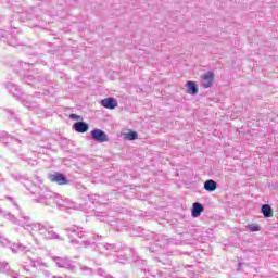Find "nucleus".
Masks as SVG:
<instances>
[{
	"instance_id": "obj_10",
	"label": "nucleus",
	"mask_w": 278,
	"mask_h": 278,
	"mask_svg": "<svg viewBox=\"0 0 278 278\" xmlns=\"http://www.w3.org/2000/svg\"><path fill=\"white\" fill-rule=\"evenodd\" d=\"M124 140L134 141L138 139V132L129 130V132H126L123 135Z\"/></svg>"
},
{
	"instance_id": "obj_3",
	"label": "nucleus",
	"mask_w": 278,
	"mask_h": 278,
	"mask_svg": "<svg viewBox=\"0 0 278 278\" xmlns=\"http://www.w3.org/2000/svg\"><path fill=\"white\" fill-rule=\"evenodd\" d=\"M201 80H202V88L204 89L211 88V86H213V83H214V73L208 72L206 74H203L201 76Z\"/></svg>"
},
{
	"instance_id": "obj_5",
	"label": "nucleus",
	"mask_w": 278,
	"mask_h": 278,
	"mask_svg": "<svg viewBox=\"0 0 278 278\" xmlns=\"http://www.w3.org/2000/svg\"><path fill=\"white\" fill-rule=\"evenodd\" d=\"M203 211H204L203 204H201L199 202L192 203V210H191L192 217L197 218V217L201 216Z\"/></svg>"
},
{
	"instance_id": "obj_2",
	"label": "nucleus",
	"mask_w": 278,
	"mask_h": 278,
	"mask_svg": "<svg viewBox=\"0 0 278 278\" xmlns=\"http://www.w3.org/2000/svg\"><path fill=\"white\" fill-rule=\"evenodd\" d=\"M49 180L51 182H56L59 186H66L68 184V180H66L65 176L61 173L51 174Z\"/></svg>"
},
{
	"instance_id": "obj_8",
	"label": "nucleus",
	"mask_w": 278,
	"mask_h": 278,
	"mask_svg": "<svg viewBox=\"0 0 278 278\" xmlns=\"http://www.w3.org/2000/svg\"><path fill=\"white\" fill-rule=\"evenodd\" d=\"M198 92L197 85L193 81H187V93L194 96Z\"/></svg>"
},
{
	"instance_id": "obj_11",
	"label": "nucleus",
	"mask_w": 278,
	"mask_h": 278,
	"mask_svg": "<svg viewBox=\"0 0 278 278\" xmlns=\"http://www.w3.org/2000/svg\"><path fill=\"white\" fill-rule=\"evenodd\" d=\"M248 229L251 232H258L260 231V226H257L256 224L248 225Z\"/></svg>"
},
{
	"instance_id": "obj_12",
	"label": "nucleus",
	"mask_w": 278,
	"mask_h": 278,
	"mask_svg": "<svg viewBox=\"0 0 278 278\" xmlns=\"http://www.w3.org/2000/svg\"><path fill=\"white\" fill-rule=\"evenodd\" d=\"M68 118H71L73 121H80L81 119L80 116L77 115V114H71V115H68Z\"/></svg>"
},
{
	"instance_id": "obj_1",
	"label": "nucleus",
	"mask_w": 278,
	"mask_h": 278,
	"mask_svg": "<svg viewBox=\"0 0 278 278\" xmlns=\"http://www.w3.org/2000/svg\"><path fill=\"white\" fill-rule=\"evenodd\" d=\"M90 136L92 137V140L100 143L109 141V137L106 136V134L99 128L90 131Z\"/></svg>"
},
{
	"instance_id": "obj_7",
	"label": "nucleus",
	"mask_w": 278,
	"mask_h": 278,
	"mask_svg": "<svg viewBox=\"0 0 278 278\" xmlns=\"http://www.w3.org/2000/svg\"><path fill=\"white\" fill-rule=\"evenodd\" d=\"M262 214H264L265 218H271L274 216V211L271 210V206L264 204L261 208Z\"/></svg>"
},
{
	"instance_id": "obj_4",
	"label": "nucleus",
	"mask_w": 278,
	"mask_h": 278,
	"mask_svg": "<svg viewBox=\"0 0 278 278\" xmlns=\"http://www.w3.org/2000/svg\"><path fill=\"white\" fill-rule=\"evenodd\" d=\"M100 105L106 110H114L118 106V101L115 98H104V100L100 101Z\"/></svg>"
},
{
	"instance_id": "obj_6",
	"label": "nucleus",
	"mask_w": 278,
	"mask_h": 278,
	"mask_svg": "<svg viewBox=\"0 0 278 278\" xmlns=\"http://www.w3.org/2000/svg\"><path fill=\"white\" fill-rule=\"evenodd\" d=\"M73 129H75L77 134H85L88 131V124L85 122H76L73 125Z\"/></svg>"
},
{
	"instance_id": "obj_9",
	"label": "nucleus",
	"mask_w": 278,
	"mask_h": 278,
	"mask_svg": "<svg viewBox=\"0 0 278 278\" xmlns=\"http://www.w3.org/2000/svg\"><path fill=\"white\" fill-rule=\"evenodd\" d=\"M204 190L207 192H214V190H216V182L214 180H206L204 182Z\"/></svg>"
}]
</instances>
